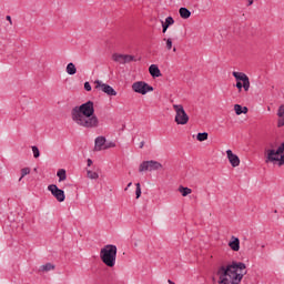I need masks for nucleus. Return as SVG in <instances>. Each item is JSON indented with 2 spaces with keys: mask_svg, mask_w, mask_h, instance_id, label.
Returning a JSON list of instances; mask_svg holds the SVG:
<instances>
[{
  "mask_svg": "<svg viewBox=\"0 0 284 284\" xmlns=\"http://www.w3.org/2000/svg\"><path fill=\"white\" fill-rule=\"evenodd\" d=\"M173 52H176V48H173Z\"/></svg>",
  "mask_w": 284,
  "mask_h": 284,
  "instance_id": "4c0bfd02",
  "label": "nucleus"
},
{
  "mask_svg": "<svg viewBox=\"0 0 284 284\" xmlns=\"http://www.w3.org/2000/svg\"><path fill=\"white\" fill-rule=\"evenodd\" d=\"M229 247H231L233 252H239V250H241V240L236 236H232L229 242Z\"/></svg>",
  "mask_w": 284,
  "mask_h": 284,
  "instance_id": "ddd939ff",
  "label": "nucleus"
},
{
  "mask_svg": "<svg viewBox=\"0 0 284 284\" xmlns=\"http://www.w3.org/2000/svg\"><path fill=\"white\" fill-rule=\"evenodd\" d=\"M105 136H98L94 141V152H101V150H105Z\"/></svg>",
  "mask_w": 284,
  "mask_h": 284,
  "instance_id": "f8f14e48",
  "label": "nucleus"
},
{
  "mask_svg": "<svg viewBox=\"0 0 284 284\" xmlns=\"http://www.w3.org/2000/svg\"><path fill=\"white\" fill-rule=\"evenodd\" d=\"M7 21H9L10 26H12V17L7 16Z\"/></svg>",
  "mask_w": 284,
  "mask_h": 284,
  "instance_id": "473e14b6",
  "label": "nucleus"
},
{
  "mask_svg": "<svg viewBox=\"0 0 284 284\" xmlns=\"http://www.w3.org/2000/svg\"><path fill=\"white\" fill-rule=\"evenodd\" d=\"M67 74H70L71 77L77 74V67L74 65V63L70 62L67 65Z\"/></svg>",
  "mask_w": 284,
  "mask_h": 284,
  "instance_id": "aec40b11",
  "label": "nucleus"
},
{
  "mask_svg": "<svg viewBox=\"0 0 284 284\" xmlns=\"http://www.w3.org/2000/svg\"><path fill=\"white\" fill-rule=\"evenodd\" d=\"M84 90H87V92H91L92 91V85H90V82H85L84 83Z\"/></svg>",
  "mask_w": 284,
  "mask_h": 284,
  "instance_id": "c756f323",
  "label": "nucleus"
},
{
  "mask_svg": "<svg viewBox=\"0 0 284 284\" xmlns=\"http://www.w3.org/2000/svg\"><path fill=\"white\" fill-rule=\"evenodd\" d=\"M235 114L237 116H241V114H247V106H241V104H235L234 105Z\"/></svg>",
  "mask_w": 284,
  "mask_h": 284,
  "instance_id": "a211bd4d",
  "label": "nucleus"
},
{
  "mask_svg": "<svg viewBox=\"0 0 284 284\" xmlns=\"http://www.w3.org/2000/svg\"><path fill=\"white\" fill-rule=\"evenodd\" d=\"M133 92L138 94H148V92H154V88L144 81H138L132 84Z\"/></svg>",
  "mask_w": 284,
  "mask_h": 284,
  "instance_id": "423d86ee",
  "label": "nucleus"
},
{
  "mask_svg": "<svg viewBox=\"0 0 284 284\" xmlns=\"http://www.w3.org/2000/svg\"><path fill=\"white\" fill-rule=\"evenodd\" d=\"M173 110L175 112V123L178 125H187L190 115H187L182 104H173Z\"/></svg>",
  "mask_w": 284,
  "mask_h": 284,
  "instance_id": "20e7f679",
  "label": "nucleus"
},
{
  "mask_svg": "<svg viewBox=\"0 0 284 284\" xmlns=\"http://www.w3.org/2000/svg\"><path fill=\"white\" fill-rule=\"evenodd\" d=\"M116 245L108 244L100 250V258L106 267H114L116 265Z\"/></svg>",
  "mask_w": 284,
  "mask_h": 284,
  "instance_id": "7ed1b4c3",
  "label": "nucleus"
},
{
  "mask_svg": "<svg viewBox=\"0 0 284 284\" xmlns=\"http://www.w3.org/2000/svg\"><path fill=\"white\" fill-rule=\"evenodd\" d=\"M179 14L181 19H190L192 17V12L185 7L179 9Z\"/></svg>",
  "mask_w": 284,
  "mask_h": 284,
  "instance_id": "f3484780",
  "label": "nucleus"
},
{
  "mask_svg": "<svg viewBox=\"0 0 284 284\" xmlns=\"http://www.w3.org/2000/svg\"><path fill=\"white\" fill-rule=\"evenodd\" d=\"M88 179H91L92 181H97L99 179V173L93 171H87Z\"/></svg>",
  "mask_w": 284,
  "mask_h": 284,
  "instance_id": "b1692460",
  "label": "nucleus"
},
{
  "mask_svg": "<svg viewBox=\"0 0 284 284\" xmlns=\"http://www.w3.org/2000/svg\"><path fill=\"white\" fill-rule=\"evenodd\" d=\"M169 284H175L172 280L168 281Z\"/></svg>",
  "mask_w": 284,
  "mask_h": 284,
  "instance_id": "e433bc0d",
  "label": "nucleus"
},
{
  "mask_svg": "<svg viewBox=\"0 0 284 284\" xmlns=\"http://www.w3.org/2000/svg\"><path fill=\"white\" fill-rule=\"evenodd\" d=\"M233 77L234 79H236V81L243 82V89L245 92H250V78L247 77V74H245L244 72L234 71Z\"/></svg>",
  "mask_w": 284,
  "mask_h": 284,
  "instance_id": "1a4fd4ad",
  "label": "nucleus"
},
{
  "mask_svg": "<svg viewBox=\"0 0 284 284\" xmlns=\"http://www.w3.org/2000/svg\"><path fill=\"white\" fill-rule=\"evenodd\" d=\"M219 284H240L243 276L247 274V266L243 262H232L227 265L219 266L216 270Z\"/></svg>",
  "mask_w": 284,
  "mask_h": 284,
  "instance_id": "f03ea898",
  "label": "nucleus"
},
{
  "mask_svg": "<svg viewBox=\"0 0 284 284\" xmlns=\"http://www.w3.org/2000/svg\"><path fill=\"white\" fill-rule=\"evenodd\" d=\"M226 156L232 168H239V165H241V159H239V155L234 154L232 150L226 151Z\"/></svg>",
  "mask_w": 284,
  "mask_h": 284,
  "instance_id": "9b49d317",
  "label": "nucleus"
},
{
  "mask_svg": "<svg viewBox=\"0 0 284 284\" xmlns=\"http://www.w3.org/2000/svg\"><path fill=\"white\" fill-rule=\"evenodd\" d=\"M48 190L49 192H51L52 196H54V199H57L59 203H63V201H65V192L59 189L57 184H50L48 186Z\"/></svg>",
  "mask_w": 284,
  "mask_h": 284,
  "instance_id": "6e6552de",
  "label": "nucleus"
},
{
  "mask_svg": "<svg viewBox=\"0 0 284 284\" xmlns=\"http://www.w3.org/2000/svg\"><path fill=\"white\" fill-rule=\"evenodd\" d=\"M31 150H32L34 159H39V156H41V152L39 151L38 146H32Z\"/></svg>",
  "mask_w": 284,
  "mask_h": 284,
  "instance_id": "a878e982",
  "label": "nucleus"
},
{
  "mask_svg": "<svg viewBox=\"0 0 284 284\" xmlns=\"http://www.w3.org/2000/svg\"><path fill=\"white\" fill-rule=\"evenodd\" d=\"M54 264L52 263H47L40 266V272H51V270H54Z\"/></svg>",
  "mask_w": 284,
  "mask_h": 284,
  "instance_id": "412c9836",
  "label": "nucleus"
},
{
  "mask_svg": "<svg viewBox=\"0 0 284 284\" xmlns=\"http://www.w3.org/2000/svg\"><path fill=\"white\" fill-rule=\"evenodd\" d=\"M71 119L75 125L84 128L85 130H97V128L101 125L99 116L94 114V102L92 101H88L71 109Z\"/></svg>",
  "mask_w": 284,
  "mask_h": 284,
  "instance_id": "f257e3e1",
  "label": "nucleus"
},
{
  "mask_svg": "<svg viewBox=\"0 0 284 284\" xmlns=\"http://www.w3.org/2000/svg\"><path fill=\"white\" fill-rule=\"evenodd\" d=\"M254 1H258V0H246V7L250 8V6H254Z\"/></svg>",
  "mask_w": 284,
  "mask_h": 284,
  "instance_id": "2f4dec72",
  "label": "nucleus"
},
{
  "mask_svg": "<svg viewBox=\"0 0 284 284\" xmlns=\"http://www.w3.org/2000/svg\"><path fill=\"white\" fill-rule=\"evenodd\" d=\"M235 88H237L239 92H241L243 90V83L241 81H237Z\"/></svg>",
  "mask_w": 284,
  "mask_h": 284,
  "instance_id": "7c9ffc66",
  "label": "nucleus"
},
{
  "mask_svg": "<svg viewBox=\"0 0 284 284\" xmlns=\"http://www.w3.org/2000/svg\"><path fill=\"white\" fill-rule=\"evenodd\" d=\"M277 128H284V104L280 105L277 109Z\"/></svg>",
  "mask_w": 284,
  "mask_h": 284,
  "instance_id": "2eb2a0df",
  "label": "nucleus"
},
{
  "mask_svg": "<svg viewBox=\"0 0 284 284\" xmlns=\"http://www.w3.org/2000/svg\"><path fill=\"white\" fill-rule=\"evenodd\" d=\"M163 164L159 161L150 160L143 161L139 166V172H155L156 170H162Z\"/></svg>",
  "mask_w": 284,
  "mask_h": 284,
  "instance_id": "39448f33",
  "label": "nucleus"
},
{
  "mask_svg": "<svg viewBox=\"0 0 284 284\" xmlns=\"http://www.w3.org/2000/svg\"><path fill=\"white\" fill-rule=\"evenodd\" d=\"M161 24L162 32L163 34H165V32H168V28H170V26H174V18H172V16H169L168 18H165V21L161 20Z\"/></svg>",
  "mask_w": 284,
  "mask_h": 284,
  "instance_id": "4468645a",
  "label": "nucleus"
},
{
  "mask_svg": "<svg viewBox=\"0 0 284 284\" xmlns=\"http://www.w3.org/2000/svg\"><path fill=\"white\" fill-rule=\"evenodd\" d=\"M166 43V50H172V38L163 39Z\"/></svg>",
  "mask_w": 284,
  "mask_h": 284,
  "instance_id": "cd10ccee",
  "label": "nucleus"
},
{
  "mask_svg": "<svg viewBox=\"0 0 284 284\" xmlns=\"http://www.w3.org/2000/svg\"><path fill=\"white\" fill-rule=\"evenodd\" d=\"M57 176L59 179V183L65 181L68 179V174L65 173V169L58 170Z\"/></svg>",
  "mask_w": 284,
  "mask_h": 284,
  "instance_id": "6ab92c4d",
  "label": "nucleus"
},
{
  "mask_svg": "<svg viewBox=\"0 0 284 284\" xmlns=\"http://www.w3.org/2000/svg\"><path fill=\"white\" fill-rule=\"evenodd\" d=\"M135 187V196L136 199H141V183H136Z\"/></svg>",
  "mask_w": 284,
  "mask_h": 284,
  "instance_id": "bb28decb",
  "label": "nucleus"
},
{
  "mask_svg": "<svg viewBox=\"0 0 284 284\" xmlns=\"http://www.w3.org/2000/svg\"><path fill=\"white\" fill-rule=\"evenodd\" d=\"M94 83L97 90H101V92H104L108 97H116V90L110 87V84H105L101 80H95Z\"/></svg>",
  "mask_w": 284,
  "mask_h": 284,
  "instance_id": "0eeeda50",
  "label": "nucleus"
},
{
  "mask_svg": "<svg viewBox=\"0 0 284 284\" xmlns=\"http://www.w3.org/2000/svg\"><path fill=\"white\" fill-rule=\"evenodd\" d=\"M31 169L30 168H23L21 169V176L19 179V182H21L28 174H30Z\"/></svg>",
  "mask_w": 284,
  "mask_h": 284,
  "instance_id": "5701e85b",
  "label": "nucleus"
},
{
  "mask_svg": "<svg viewBox=\"0 0 284 284\" xmlns=\"http://www.w3.org/2000/svg\"><path fill=\"white\" fill-rule=\"evenodd\" d=\"M104 150H110V148H116V143L114 142H109L104 144Z\"/></svg>",
  "mask_w": 284,
  "mask_h": 284,
  "instance_id": "c85d7f7f",
  "label": "nucleus"
},
{
  "mask_svg": "<svg viewBox=\"0 0 284 284\" xmlns=\"http://www.w3.org/2000/svg\"><path fill=\"white\" fill-rule=\"evenodd\" d=\"M87 163H88V168H90L92 165V159H88Z\"/></svg>",
  "mask_w": 284,
  "mask_h": 284,
  "instance_id": "f704fd0d",
  "label": "nucleus"
},
{
  "mask_svg": "<svg viewBox=\"0 0 284 284\" xmlns=\"http://www.w3.org/2000/svg\"><path fill=\"white\" fill-rule=\"evenodd\" d=\"M149 72H150L151 77H153V79L162 77L161 69H159V65H156V64H151L149 68Z\"/></svg>",
  "mask_w": 284,
  "mask_h": 284,
  "instance_id": "dca6fc26",
  "label": "nucleus"
},
{
  "mask_svg": "<svg viewBox=\"0 0 284 284\" xmlns=\"http://www.w3.org/2000/svg\"><path fill=\"white\" fill-rule=\"evenodd\" d=\"M179 192L182 194V196H187L192 192V189L180 186Z\"/></svg>",
  "mask_w": 284,
  "mask_h": 284,
  "instance_id": "4be33fe9",
  "label": "nucleus"
},
{
  "mask_svg": "<svg viewBox=\"0 0 284 284\" xmlns=\"http://www.w3.org/2000/svg\"><path fill=\"white\" fill-rule=\"evenodd\" d=\"M144 146H145V142L142 141V142L140 143V150H143Z\"/></svg>",
  "mask_w": 284,
  "mask_h": 284,
  "instance_id": "72a5a7b5",
  "label": "nucleus"
},
{
  "mask_svg": "<svg viewBox=\"0 0 284 284\" xmlns=\"http://www.w3.org/2000/svg\"><path fill=\"white\" fill-rule=\"evenodd\" d=\"M129 187H132V182H130V183L126 185V187L124 189V191L128 192V189H129Z\"/></svg>",
  "mask_w": 284,
  "mask_h": 284,
  "instance_id": "c9c22d12",
  "label": "nucleus"
},
{
  "mask_svg": "<svg viewBox=\"0 0 284 284\" xmlns=\"http://www.w3.org/2000/svg\"><path fill=\"white\" fill-rule=\"evenodd\" d=\"M112 59L113 61H115L116 63H121L122 65H125V63H132V61H136V59H134V55L119 53H114L112 55Z\"/></svg>",
  "mask_w": 284,
  "mask_h": 284,
  "instance_id": "9d476101",
  "label": "nucleus"
},
{
  "mask_svg": "<svg viewBox=\"0 0 284 284\" xmlns=\"http://www.w3.org/2000/svg\"><path fill=\"white\" fill-rule=\"evenodd\" d=\"M196 139L197 141H201V142L207 141V132L197 133Z\"/></svg>",
  "mask_w": 284,
  "mask_h": 284,
  "instance_id": "393cba45",
  "label": "nucleus"
}]
</instances>
